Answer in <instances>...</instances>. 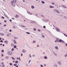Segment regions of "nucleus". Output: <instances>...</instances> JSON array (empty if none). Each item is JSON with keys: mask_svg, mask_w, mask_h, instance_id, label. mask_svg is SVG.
<instances>
[{"mask_svg": "<svg viewBox=\"0 0 67 67\" xmlns=\"http://www.w3.org/2000/svg\"><path fill=\"white\" fill-rule=\"evenodd\" d=\"M8 55H12V52L11 51H8Z\"/></svg>", "mask_w": 67, "mask_h": 67, "instance_id": "1", "label": "nucleus"}, {"mask_svg": "<svg viewBox=\"0 0 67 67\" xmlns=\"http://www.w3.org/2000/svg\"><path fill=\"white\" fill-rule=\"evenodd\" d=\"M55 29L57 30V32H60V30L59 29H58V28L56 27L55 28Z\"/></svg>", "mask_w": 67, "mask_h": 67, "instance_id": "2", "label": "nucleus"}, {"mask_svg": "<svg viewBox=\"0 0 67 67\" xmlns=\"http://www.w3.org/2000/svg\"><path fill=\"white\" fill-rule=\"evenodd\" d=\"M54 11H55V12H57V13H60L59 12V11L56 9H54Z\"/></svg>", "mask_w": 67, "mask_h": 67, "instance_id": "3", "label": "nucleus"}, {"mask_svg": "<svg viewBox=\"0 0 67 67\" xmlns=\"http://www.w3.org/2000/svg\"><path fill=\"white\" fill-rule=\"evenodd\" d=\"M22 51L23 53H26V50L25 49H23Z\"/></svg>", "mask_w": 67, "mask_h": 67, "instance_id": "4", "label": "nucleus"}, {"mask_svg": "<svg viewBox=\"0 0 67 67\" xmlns=\"http://www.w3.org/2000/svg\"><path fill=\"white\" fill-rule=\"evenodd\" d=\"M27 13L28 14H30V15H32L33 14L30 12L29 11H27Z\"/></svg>", "mask_w": 67, "mask_h": 67, "instance_id": "5", "label": "nucleus"}, {"mask_svg": "<svg viewBox=\"0 0 67 67\" xmlns=\"http://www.w3.org/2000/svg\"><path fill=\"white\" fill-rule=\"evenodd\" d=\"M43 20L44 22H48L49 21V20L48 19H45V20Z\"/></svg>", "mask_w": 67, "mask_h": 67, "instance_id": "6", "label": "nucleus"}, {"mask_svg": "<svg viewBox=\"0 0 67 67\" xmlns=\"http://www.w3.org/2000/svg\"><path fill=\"white\" fill-rule=\"evenodd\" d=\"M14 44H17V43L16 41L15 40H14Z\"/></svg>", "mask_w": 67, "mask_h": 67, "instance_id": "7", "label": "nucleus"}, {"mask_svg": "<svg viewBox=\"0 0 67 67\" xmlns=\"http://www.w3.org/2000/svg\"><path fill=\"white\" fill-rule=\"evenodd\" d=\"M55 48L57 49V50H58V47L57 46H56L55 47Z\"/></svg>", "mask_w": 67, "mask_h": 67, "instance_id": "8", "label": "nucleus"}, {"mask_svg": "<svg viewBox=\"0 0 67 67\" xmlns=\"http://www.w3.org/2000/svg\"><path fill=\"white\" fill-rule=\"evenodd\" d=\"M54 67H57V65L56 63H55L54 64Z\"/></svg>", "mask_w": 67, "mask_h": 67, "instance_id": "9", "label": "nucleus"}, {"mask_svg": "<svg viewBox=\"0 0 67 67\" xmlns=\"http://www.w3.org/2000/svg\"><path fill=\"white\" fill-rule=\"evenodd\" d=\"M31 8L32 9H33L35 8V7H34V6L33 5H32L31 6Z\"/></svg>", "mask_w": 67, "mask_h": 67, "instance_id": "10", "label": "nucleus"}, {"mask_svg": "<svg viewBox=\"0 0 67 67\" xmlns=\"http://www.w3.org/2000/svg\"><path fill=\"white\" fill-rule=\"evenodd\" d=\"M63 19H66V20H67V17L65 16H63Z\"/></svg>", "mask_w": 67, "mask_h": 67, "instance_id": "11", "label": "nucleus"}, {"mask_svg": "<svg viewBox=\"0 0 67 67\" xmlns=\"http://www.w3.org/2000/svg\"><path fill=\"white\" fill-rule=\"evenodd\" d=\"M21 27H24V28H25V27H26V26L24 25H21Z\"/></svg>", "mask_w": 67, "mask_h": 67, "instance_id": "12", "label": "nucleus"}, {"mask_svg": "<svg viewBox=\"0 0 67 67\" xmlns=\"http://www.w3.org/2000/svg\"><path fill=\"white\" fill-rule=\"evenodd\" d=\"M58 64L59 65H61V62L60 61H58Z\"/></svg>", "mask_w": 67, "mask_h": 67, "instance_id": "13", "label": "nucleus"}, {"mask_svg": "<svg viewBox=\"0 0 67 67\" xmlns=\"http://www.w3.org/2000/svg\"><path fill=\"white\" fill-rule=\"evenodd\" d=\"M59 42V40H57L55 41L54 42L55 43H56L57 42Z\"/></svg>", "mask_w": 67, "mask_h": 67, "instance_id": "14", "label": "nucleus"}, {"mask_svg": "<svg viewBox=\"0 0 67 67\" xmlns=\"http://www.w3.org/2000/svg\"><path fill=\"white\" fill-rule=\"evenodd\" d=\"M11 46H14V44H13V43H12L11 44Z\"/></svg>", "mask_w": 67, "mask_h": 67, "instance_id": "15", "label": "nucleus"}, {"mask_svg": "<svg viewBox=\"0 0 67 67\" xmlns=\"http://www.w3.org/2000/svg\"><path fill=\"white\" fill-rule=\"evenodd\" d=\"M49 7L50 8H54V7L52 6H50Z\"/></svg>", "mask_w": 67, "mask_h": 67, "instance_id": "16", "label": "nucleus"}, {"mask_svg": "<svg viewBox=\"0 0 67 67\" xmlns=\"http://www.w3.org/2000/svg\"><path fill=\"white\" fill-rule=\"evenodd\" d=\"M2 65H2V67H4V66H5V65H4V63H3V62L2 63Z\"/></svg>", "mask_w": 67, "mask_h": 67, "instance_id": "17", "label": "nucleus"}, {"mask_svg": "<svg viewBox=\"0 0 67 67\" xmlns=\"http://www.w3.org/2000/svg\"><path fill=\"white\" fill-rule=\"evenodd\" d=\"M8 41H4V42L6 43L7 44H8Z\"/></svg>", "mask_w": 67, "mask_h": 67, "instance_id": "18", "label": "nucleus"}, {"mask_svg": "<svg viewBox=\"0 0 67 67\" xmlns=\"http://www.w3.org/2000/svg\"><path fill=\"white\" fill-rule=\"evenodd\" d=\"M62 41H63V40L60 39L59 41V42H62Z\"/></svg>", "mask_w": 67, "mask_h": 67, "instance_id": "19", "label": "nucleus"}, {"mask_svg": "<svg viewBox=\"0 0 67 67\" xmlns=\"http://www.w3.org/2000/svg\"><path fill=\"white\" fill-rule=\"evenodd\" d=\"M62 42L63 43H65V44H66V42H65V41H64L63 40H62Z\"/></svg>", "mask_w": 67, "mask_h": 67, "instance_id": "20", "label": "nucleus"}, {"mask_svg": "<svg viewBox=\"0 0 67 67\" xmlns=\"http://www.w3.org/2000/svg\"><path fill=\"white\" fill-rule=\"evenodd\" d=\"M53 54L54 55H55V56H56L57 55V54H56L54 52H53Z\"/></svg>", "mask_w": 67, "mask_h": 67, "instance_id": "21", "label": "nucleus"}, {"mask_svg": "<svg viewBox=\"0 0 67 67\" xmlns=\"http://www.w3.org/2000/svg\"><path fill=\"white\" fill-rule=\"evenodd\" d=\"M0 34H1V35H2V36H3L4 35V34H3V33H0Z\"/></svg>", "mask_w": 67, "mask_h": 67, "instance_id": "22", "label": "nucleus"}, {"mask_svg": "<svg viewBox=\"0 0 67 67\" xmlns=\"http://www.w3.org/2000/svg\"><path fill=\"white\" fill-rule=\"evenodd\" d=\"M62 7H64V8H67V7L65 6L62 5Z\"/></svg>", "mask_w": 67, "mask_h": 67, "instance_id": "23", "label": "nucleus"}, {"mask_svg": "<svg viewBox=\"0 0 67 67\" xmlns=\"http://www.w3.org/2000/svg\"><path fill=\"white\" fill-rule=\"evenodd\" d=\"M9 58V57L8 56H6V57L5 59H8Z\"/></svg>", "mask_w": 67, "mask_h": 67, "instance_id": "24", "label": "nucleus"}, {"mask_svg": "<svg viewBox=\"0 0 67 67\" xmlns=\"http://www.w3.org/2000/svg\"><path fill=\"white\" fill-rule=\"evenodd\" d=\"M15 18H19V16L18 15H16L15 16Z\"/></svg>", "mask_w": 67, "mask_h": 67, "instance_id": "25", "label": "nucleus"}, {"mask_svg": "<svg viewBox=\"0 0 67 67\" xmlns=\"http://www.w3.org/2000/svg\"><path fill=\"white\" fill-rule=\"evenodd\" d=\"M41 2L42 4H44V3H45V2H44V1H41Z\"/></svg>", "mask_w": 67, "mask_h": 67, "instance_id": "26", "label": "nucleus"}, {"mask_svg": "<svg viewBox=\"0 0 67 67\" xmlns=\"http://www.w3.org/2000/svg\"><path fill=\"white\" fill-rule=\"evenodd\" d=\"M40 66L41 67H44V66H43V65L42 64H41L40 65Z\"/></svg>", "mask_w": 67, "mask_h": 67, "instance_id": "27", "label": "nucleus"}, {"mask_svg": "<svg viewBox=\"0 0 67 67\" xmlns=\"http://www.w3.org/2000/svg\"><path fill=\"white\" fill-rule=\"evenodd\" d=\"M47 57L45 56H44V59H47Z\"/></svg>", "mask_w": 67, "mask_h": 67, "instance_id": "28", "label": "nucleus"}, {"mask_svg": "<svg viewBox=\"0 0 67 67\" xmlns=\"http://www.w3.org/2000/svg\"><path fill=\"white\" fill-rule=\"evenodd\" d=\"M15 64H18V61H16L15 62Z\"/></svg>", "mask_w": 67, "mask_h": 67, "instance_id": "29", "label": "nucleus"}, {"mask_svg": "<svg viewBox=\"0 0 67 67\" xmlns=\"http://www.w3.org/2000/svg\"><path fill=\"white\" fill-rule=\"evenodd\" d=\"M13 2H14V1L13 0L12 1H11V4H12V3H13Z\"/></svg>", "mask_w": 67, "mask_h": 67, "instance_id": "30", "label": "nucleus"}, {"mask_svg": "<svg viewBox=\"0 0 67 67\" xmlns=\"http://www.w3.org/2000/svg\"><path fill=\"white\" fill-rule=\"evenodd\" d=\"M14 48H12V51H14Z\"/></svg>", "mask_w": 67, "mask_h": 67, "instance_id": "31", "label": "nucleus"}, {"mask_svg": "<svg viewBox=\"0 0 67 67\" xmlns=\"http://www.w3.org/2000/svg\"><path fill=\"white\" fill-rule=\"evenodd\" d=\"M14 38H15V39H16V40H17V39H18V37H14Z\"/></svg>", "mask_w": 67, "mask_h": 67, "instance_id": "32", "label": "nucleus"}, {"mask_svg": "<svg viewBox=\"0 0 67 67\" xmlns=\"http://www.w3.org/2000/svg\"><path fill=\"white\" fill-rule=\"evenodd\" d=\"M26 33L27 34H30V33L28 32H26Z\"/></svg>", "mask_w": 67, "mask_h": 67, "instance_id": "33", "label": "nucleus"}, {"mask_svg": "<svg viewBox=\"0 0 67 67\" xmlns=\"http://www.w3.org/2000/svg\"><path fill=\"white\" fill-rule=\"evenodd\" d=\"M12 5H13V6L14 7H15V4H13V3L12 4Z\"/></svg>", "mask_w": 67, "mask_h": 67, "instance_id": "34", "label": "nucleus"}, {"mask_svg": "<svg viewBox=\"0 0 67 67\" xmlns=\"http://www.w3.org/2000/svg\"><path fill=\"white\" fill-rule=\"evenodd\" d=\"M14 46V48H16V45Z\"/></svg>", "mask_w": 67, "mask_h": 67, "instance_id": "35", "label": "nucleus"}, {"mask_svg": "<svg viewBox=\"0 0 67 67\" xmlns=\"http://www.w3.org/2000/svg\"><path fill=\"white\" fill-rule=\"evenodd\" d=\"M64 56H65V57H67V53L66 54H65L64 55Z\"/></svg>", "mask_w": 67, "mask_h": 67, "instance_id": "36", "label": "nucleus"}, {"mask_svg": "<svg viewBox=\"0 0 67 67\" xmlns=\"http://www.w3.org/2000/svg\"><path fill=\"white\" fill-rule=\"evenodd\" d=\"M2 53H3L4 52V50H2Z\"/></svg>", "mask_w": 67, "mask_h": 67, "instance_id": "37", "label": "nucleus"}, {"mask_svg": "<svg viewBox=\"0 0 67 67\" xmlns=\"http://www.w3.org/2000/svg\"><path fill=\"white\" fill-rule=\"evenodd\" d=\"M14 66H16V65H17V64H15L14 65Z\"/></svg>", "mask_w": 67, "mask_h": 67, "instance_id": "38", "label": "nucleus"}, {"mask_svg": "<svg viewBox=\"0 0 67 67\" xmlns=\"http://www.w3.org/2000/svg\"><path fill=\"white\" fill-rule=\"evenodd\" d=\"M29 57H30L31 58V55L30 54H29Z\"/></svg>", "mask_w": 67, "mask_h": 67, "instance_id": "39", "label": "nucleus"}, {"mask_svg": "<svg viewBox=\"0 0 67 67\" xmlns=\"http://www.w3.org/2000/svg\"><path fill=\"white\" fill-rule=\"evenodd\" d=\"M12 59H13V60H14V59H15L13 57H12Z\"/></svg>", "mask_w": 67, "mask_h": 67, "instance_id": "40", "label": "nucleus"}, {"mask_svg": "<svg viewBox=\"0 0 67 67\" xmlns=\"http://www.w3.org/2000/svg\"><path fill=\"white\" fill-rule=\"evenodd\" d=\"M36 42V41H34L33 42V43H35Z\"/></svg>", "mask_w": 67, "mask_h": 67, "instance_id": "41", "label": "nucleus"}, {"mask_svg": "<svg viewBox=\"0 0 67 67\" xmlns=\"http://www.w3.org/2000/svg\"><path fill=\"white\" fill-rule=\"evenodd\" d=\"M10 65H12V63H10Z\"/></svg>", "mask_w": 67, "mask_h": 67, "instance_id": "42", "label": "nucleus"}, {"mask_svg": "<svg viewBox=\"0 0 67 67\" xmlns=\"http://www.w3.org/2000/svg\"><path fill=\"white\" fill-rule=\"evenodd\" d=\"M34 31H36V29H35V28L34 29Z\"/></svg>", "mask_w": 67, "mask_h": 67, "instance_id": "43", "label": "nucleus"}, {"mask_svg": "<svg viewBox=\"0 0 67 67\" xmlns=\"http://www.w3.org/2000/svg\"><path fill=\"white\" fill-rule=\"evenodd\" d=\"M2 19H4V17L3 16H2Z\"/></svg>", "mask_w": 67, "mask_h": 67, "instance_id": "44", "label": "nucleus"}, {"mask_svg": "<svg viewBox=\"0 0 67 67\" xmlns=\"http://www.w3.org/2000/svg\"><path fill=\"white\" fill-rule=\"evenodd\" d=\"M23 2H25V1L24 0H23Z\"/></svg>", "mask_w": 67, "mask_h": 67, "instance_id": "45", "label": "nucleus"}, {"mask_svg": "<svg viewBox=\"0 0 67 67\" xmlns=\"http://www.w3.org/2000/svg\"><path fill=\"white\" fill-rule=\"evenodd\" d=\"M52 4H53V5H54L55 4V3H52Z\"/></svg>", "mask_w": 67, "mask_h": 67, "instance_id": "46", "label": "nucleus"}, {"mask_svg": "<svg viewBox=\"0 0 67 67\" xmlns=\"http://www.w3.org/2000/svg\"><path fill=\"white\" fill-rule=\"evenodd\" d=\"M30 62H31V60H30L29 61V62L28 63H30Z\"/></svg>", "mask_w": 67, "mask_h": 67, "instance_id": "47", "label": "nucleus"}, {"mask_svg": "<svg viewBox=\"0 0 67 67\" xmlns=\"http://www.w3.org/2000/svg\"><path fill=\"white\" fill-rule=\"evenodd\" d=\"M42 37H45V36H43V35H42Z\"/></svg>", "mask_w": 67, "mask_h": 67, "instance_id": "48", "label": "nucleus"}, {"mask_svg": "<svg viewBox=\"0 0 67 67\" xmlns=\"http://www.w3.org/2000/svg\"><path fill=\"white\" fill-rule=\"evenodd\" d=\"M0 42H3V41H2V40H1L0 41Z\"/></svg>", "mask_w": 67, "mask_h": 67, "instance_id": "49", "label": "nucleus"}, {"mask_svg": "<svg viewBox=\"0 0 67 67\" xmlns=\"http://www.w3.org/2000/svg\"><path fill=\"white\" fill-rule=\"evenodd\" d=\"M38 31H39V32H40V31H41V30H40V29H38Z\"/></svg>", "mask_w": 67, "mask_h": 67, "instance_id": "50", "label": "nucleus"}, {"mask_svg": "<svg viewBox=\"0 0 67 67\" xmlns=\"http://www.w3.org/2000/svg\"><path fill=\"white\" fill-rule=\"evenodd\" d=\"M9 21H10V22H12V20H11V19H10L9 20Z\"/></svg>", "mask_w": 67, "mask_h": 67, "instance_id": "51", "label": "nucleus"}, {"mask_svg": "<svg viewBox=\"0 0 67 67\" xmlns=\"http://www.w3.org/2000/svg\"><path fill=\"white\" fill-rule=\"evenodd\" d=\"M9 31V32H12V30H10Z\"/></svg>", "mask_w": 67, "mask_h": 67, "instance_id": "52", "label": "nucleus"}, {"mask_svg": "<svg viewBox=\"0 0 67 67\" xmlns=\"http://www.w3.org/2000/svg\"><path fill=\"white\" fill-rule=\"evenodd\" d=\"M13 28H14V29H15V26H14L13 27Z\"/></svg>", "mask_w": 67, "mask_h": 67, "instance_id": "53", "label": "nucleus"}, {"mask_svg": "<svg viewBox=\"0 0 67 67\" xmlns=\"http://www.w3.org/2000/svg\"><path fill=\"white\" fill-rule=\"evenodd\" d=\"M43 28H46V27L45 26H43Z\"/></svg>", "mask_w": 67, "mask_h": 67, "instance_id": "54", "label": "nucleus"}, {"mask_svg": "<svg viewBox=\"0 0 67 67\" xmlns=\"http://www.w3.org/2000/svg\"><path fill=\"white\" fill-rule=\"evenodd\" d=\"M16 0H15V2H14V3H16Z\"/></svg>", "mask_w": 67, "mask_h": 67, "instance_id": "55", "label": "nucleus"}, {"mask_svg": "<svg viewBox=\"0 0 67 67\" xmlns=\"http://www.w3.org/2000/svg\"><path fill=\"white\" fill-rule=\"evenodd\" d=\"M12 19L13 20H14V18H12Z\"/></svg>", "mask_w": 67, "mask_h": 67, "instance_id": "56", "label": "nucleus"}, {"mask_svg": "<svg viewBox=\"0 0 67 67\" xmlns=\"http://www.w3.org/2000/svg\"><path fill=\"white\" fill-rule=\"evenodd\" d=\"M33 57H35V55H33Z\"/></svg>", "mask_w": 67, "mask_h": 67, "instance_id": "57", "label": "nucleus"}, {"mask_svg": "<svg viewBox=\"0 0 67 67\" xmlns=\"http://www.w3.org/2000/svg\"><path fill=\"white\" fill-rule=\"evenodd\" d=\"M4 21L5 22H7V21L6 20H4Z\"/></svg>", "mask_w": 67, "mask_h": 67, "instance_id": "58", "label": "nucleus"}, {"mask_svg": "<svg viewBox=\"0 0 67 67\" xmlns=\"http://www.w3.org/2000/svg\"><path fill=\"white\" fill-rule=\"evenodd\" d=\"M4 26H6V24H4Z\"/></svg>", "mask_w": 67, "mask_h": 67, "instance_id": "59", "label": "nucleus"}, {"mask_svg": "<svg viewBox=\"0 0 67 67\" xmlns=\"http://www.w3.org/2000/svg\"><path fill=\"white\" fill-rule=\"evenodd\" d=\"M23 55V54H21V56H22Z\"/></svg>", "mask_w": 67, "mask_h": 67, "instance_id": "60", "label": "nucleus"}, {"mask_svg": "<svg viewBox=\"0 0 67 67\" xmlns=\"http://www.w3.org/2000/svg\"><path fill=\"white\" fill-rule=\"evenodd\" d=\"M35 15H36V16H37V14H35Z\"/></svg>", "mask_w": 67, "mask_h": 67, "instance_id": "61", "label": "nucleus"}, {"mask_svg": "<svg viewBox=\"0 0 67 67\" xmlns=\"http://www.w3.org/2000/svg\"><path fill=\"white\" fill-rule=\"evenodd\" d=\"M25 29L26 30H27V28H25Z\"/></svg>", "mask_w": 67, "mask_h": 67, "instance_id": "62", "label": "nucleus"}, {"mask_svg": "<svg viewBox=\"0 0 67 67\" xmlns=\"http://www.w3.org/2000/svg\"><path fill=\"white\" fill-rule=\"evenodd\" d=\"M6 16V17H7V18H8V16H7V15H6V16Z\"/></svg>", "mask_w": 67, "mask_h": 67, "instance_id": "63", "label": "nucleus"}, {"mask_svg": "<svg viewBox=\"0 0 67 67\" xmlns=\"http://www.w3.org/2000/svg\"><path fill=\"white\" fill-rule=\"evenodd\" d=\"M15 67H18V66L16 65V66H15Z\"/></svg>", "mask_w": 67, "mask_h": 67, "instance_id": "64", "label": "nucleus"}]
</instances>
